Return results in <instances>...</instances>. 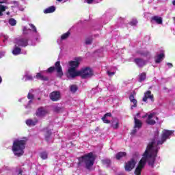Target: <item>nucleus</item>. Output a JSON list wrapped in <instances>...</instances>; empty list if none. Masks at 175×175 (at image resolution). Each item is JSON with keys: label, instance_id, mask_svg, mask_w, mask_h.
<instances>
[{"label": "nucleus", "instance_id": "nucleus-4", "mask_svg": "<svg viewBox=\"0 0 175 175\" xmlns=\"http://www.w3.org/2000/svg\"><path fill=\"white\" fill-rule=\"evenodd\" d=\"M95 156L94 153L90 152L87 154H85L83 157H80L79 159V163H81L83 162L85 165V167L89 170L94 166V163L95 162Z\"/></svg>", "mask_w": 175, "mask_h": 175}, {"label": "nucleus", "instance_id": "nucleus-30", "mask_svg": "<svg viewBox=\"0 0 175 175\" xmlns=\"http://www.w3.org/2000/svg\"><path fill=\"white\" fill-rule=\"evenodd\" d=\"M112 127L113 129H117V128H118V119H113V121L112 122Z\"/></svg>", "mask_w": 175, "mask_h": 175}, {"label": "nucleus", "instance_id": "nucleus-5", "mask_svg": "<svg viewBox=\"0 0 175 175\" xmlns=\"http://www.w3.org/2000/svg\"><path fill=\"white\" fill-rule=\"evenodd\" d=\"M54 70H56L57 76L59 77H62V76H64V72H62V67H61V64L59 62H57L55 64V67H50L49 68H48L46 72H49V73H51V72H54Z\"/></svg>", "mask_w": 175, "mask_h": 175}, {"label": "nucleus", "instance_id": "nucleus-52", "mask_svg": "<svg viewBox=\"0 0 175 175\" xmlns=\"http://www.w3.org/2000/svg\"><path fill=\"white\" fill-rule=\"evenodd\" d=\"M68 1H69V0H64V2H68Z\"/></svg>", "mask_w": 175, "mask_h": 175}, {"label": "nucleus", "instance_id": "nucleus-43", "mask_svg": "<svg viewBox=\"0 0 175 175\" xmlns=\"http://www.w3.org/2000/svg\"><path fill=\"white\" fill-rule=\"evenodd\" d=\"M5 51H0V58H2V57H5Z\"/></svg>", "mask_w": 175, "mask_h": 175}, {"label": "nucleus", "instance_id": "nucleus-37", "mask_svg": "<svg viewBox=\"0 0 175 175\" xmlns=\"http://www.w3.org/2000/svg\"><path fill=\"white\" fill-rule=\"evenodd\" d=\"M103 165H105V166L108 167L110 165V163H111V161H110V159H104L103 160Z\"/></svg>", "mask_w": 175, "mask_h": 175}, {"label": "nucleus", "instance_id": "nucleus-27", "mask_svg": "<svg viewBox=\"0 0 175 175\" xmlns=\"http://www.w3.org/2000/svg\"><path fill=\"white\" fill-rule=\"evenodd\" d=\"M139 55H143L144 57H150V53L146 50L139 51L137 52Z\"/></svg>", "mask_w": 175, "mask_h": 175}, {"label": "nucleus", "instance_id": "nucleus-7", "mask_svg": "<svg viewBox=\"0 0 175 175\" xmlns=\"http://www.w3.org/2000/svg\"><path fill=\"white\" fill-rule=\"evenodd\" d=\"M137 118H140V113H137L136 116L134 117L135 126H134V129L131 131V135H135L136 132H137V131H139V129L142 128V121H140Z\"/></svg>", "mask_w": 175, "mask_h": 175}, {"label": "nucleus", "instance_id": "nucleus-53", "mask_svg": "<svg viewBox=\"0 0 175 175\" xmlns=\"http://www.w3.org/2000/svg\"><path fill=\"white\" fill-rule=\"evenodd\" d=\"M19 102H21V99H19Z\"/></svg>", "mask_w": 175, "mask_h": 175}, {"label": "nucleus", "instance_id": "nucleus-28", "mask_svg": "<svg viewBox=\"0 0 175 175\" xmlns=\"http://www.w3.org/2000/svg\"><path fill=\"white\" fill-rule=\"evenodd\" d=\"M126 153L125 152H118V154H116V158L118 160L121 159V158L126 157Z\"/></svg>", "mask_w": 175, "mask_h": 175}, {"label": "nucleus", "instance_id": "nucleus-44", "mask_svg": "<svg viewBox=\"0 0 175 175\" xmlns=\"http://www.w3.org/2000/svg\"><path fill=\"white\" fill-rule=\"evenodd\" d=\"M85 2H86V3L91 4L94 2V0H85Z\"/></svg>", "mask_w": 175, "mask_h": 175}, {"label": "nucleus", "instance_id": "nucleus-25", "mask_svg": "<svg viewBox=\"0 0 175 175\" xmlns=\"http://www.w3.org/2000/svg\"><path fill=\"white\" fill-rule=\"evenodd\" d=\"M8 9V6L0 4V17H2V16H3V12H5Z\"/></svg>", "mask_w": 175, "mask_h": 175}, {"label": "nucleus", "instance_id": "nucleus-34", "mask_svg": "<svg viewBox=\"0 0 175 175\" xmlns=\"http://www.w3.org/2000/svg\"><path fill=\"white\" fill-rule=\"evenodd\" d=\"M107 75L109 77L114 76V75H116V68H113L111 70H108L107 71Z\"/></svg>", "mask_w": 175, "mask_h": 175}, {"label": "nucleus", "instance_id": "nucleus-41", "mask_svg": "<svg viewBox=\"0 0 175 175\" xmlns=\"http://www.w3.org/2000/svg\"><path fill=\"white\" fill-rule=\"evenodd\" d=\"M137 24V19H133L130 25H136Z\"/></svg>", "mask_w": 175, "mask_h": 175}, {"label": "nucleus", "instance_id": "nucleus-10", "mask_svg": "<svg viewBox=\"0 0 175 175\" xmlns=\"http://www.w3.org/2000/svg\"><path fill=\"white\" fill-rule=\"evenodd\" d=\"M33 90H30L27 95V98L29 99L27 103L25 104V109H31V105H32V99H33V94H32Z\"/></svg>", "mask_w": 175, "mask_h": 175}, {"label": "nucleus", "instance_id": "nucleus-3", "mask_svg": "<svg viewBox=\"0 0 175 175\" xmlns=\"http://www.w3.org/2000/svg\"><path fill=\"white\" fill-rule=\"evenodd\" d=\"M27 144V139H17L13 142L12 152L15 157H23L24 155V150H25V145Z\"/></svg>", "mask_w": 175, "mask_h": 175}, {"label": "nucleus", "instance_id": "nucleus-18", "mask_svg": "<svg viewBox=\"0 0 175 175\" xmlns=\"http://www.w3.org/2000/svg\"><path fill=\"white\" fill-rule=\"evenodd\" d=\"M164 58H165V53H161L157 55L155 57V63L160 64V62H162V61H163Z\"/></svg>", "mask_w": 175, "mask_h": 175}, {"label": "nucleus", "instance_id": "nucleus-22", "mask_svg": "<svg viewBox=\"0 0 175 175\" xmlns=\"http://www.w3.org/2000/svg\"><path fill=\"white\" fill-rule=\"evenodd\" d=\"M17 46H18L17 44H15V46L12 50L13 55H18L21 54V49L18 48Z\"/></svg>", "mask_w": 175, "mask_h": 175}, {"label": "nucleus", "instance_id": "nucleus-46", "mask_svg": "<svg viewBox=\"0 0 175 175\" xmlns=\"http://www.w3.org/2000/svg\"><path fill=\"white\" fill-rule=\"evenodd\" d=\"M7 0H0V3H5Z\"/></svg>", "mask_w": 175, "mask_h": 175}, {"label": "nucleus", "instance_id": "nucleus-51", "mask_svg": "<svg viewBox=\"0 0 175 175\" xmlns=\"http://www.w3.org/2000/svg\"><path fill=\"white\" fill-rule=\"evenodd\" d=\"M58 2H62V0H57Z\"/></svg>", "mask_w": 175, "mask_h": 175}, {"label": "nucleus", "instance_id": "nucleus-21", "mask_svg": "<svg viewBox=\"0 0 175 175\" xmlns=\"http://www.w3.org/2000/svg\"><path fill=\"white\" fill-rule=\"evenodd\" d=\"M23 81L33 80V77L29 72H27L23 77Z\"/></svg>", "mask_w": 175, "mask_h": 175}, {"label": "nucleus", "instance_id": "nucleus-9", "mask_svg": "<svg viewBox=\"0 0 175 175\" xmlns=\"http://www.w3.org/2000/svg\"><path fill=\"white\" fill-rule=\"evenodd\" d=\"M158 121V117H157V112H151L149 115H148V118L146 119V123L148 125H154V124Z\"/></svg>", "mask_w": 175, "mask_h": 175}, {"label": "nucleus", "instance_id": "nucleus-31", "mask_svg": "<svg viewBox=\"0 0 175 175\" xmlns=\"http://www.w3.org/2000/svg\"><path fill=\"white\" fill-rule=\"evenodd\" d=\"M8 23L10 25H11L12 27H14V25L17 24V21H16V19L14 18H10Z\"/></svg>", "mask_w": 175, "mask_h": 175}, {"label": "nucleus", "instance_id": "nucleus-39", "mask_svg": "<svg viewBox=\"0 0 175 175\" xmlns=\"http://www.w3.org/2000/svg\"><path fill=\"white\" fill-rule=\"evenodd\" d=\"M70 90L71 92H76V91H77V86H76V85H72Z\"/></svg>", "mask_w": 175, "mask_h": 175}, {"label": "nucleus", "instance_id": "nucleus-36", "mask_svg": "<svg viewBox=\"0 0 175 175\" xmlns=\"http://www.w3.org/2000/svg\"><path fill=\"white\" fill-rule=\"evenodd\" d=\"M107 16H109V14L111 16H114V14H116V11H114V10L109 9L107 11Z\"/></svg>", "mask_w": 175, "mask_h": 175}, {"label": "nucleus", "instance_id": "nucleus-13", "mask_svg": "<svg viewBox=\"0 0 175 175\" xmlns=\"http://www.w3.org/2000/svg\"><path fill=\"white\" fill-rule=\"evenodd\" d=\"M147 99H149L151 102L154 101V95L151 94L150 91H147L144 93L142 100L143 102H147Z\"/></svg>", "mask_w": 175, "mask_h": 175}, {"label": "nucleus", "instance_id": "nucleus-45", "mask_svg": "<svg viewBox=\"0 0 175 175\" xmlns=\"http://www.w3.org/2000/svg\"><path fill=\"white\" fill-rule=\"evenodd\" d=\"M167 66H169V68L173 67V64H172V63H167Z\"/></svg>", "mask_w": 175, "mask_h": 175}, {"label": "nucleus", "instance_id": "nucleus-20", "mask_svg": "<svg viewBox=\"0 0 175 175\" xmlns=\"http://www.w3.org/2000/svg\"><path fill=\"white\" fill-rule=\"evenodd\" d=\"M107 117H111V113H107L102 118L101 120L105 124H110V120L107 119Z\"/></svg>", "mask_w": 175, "mask_h": 175}, {"label": "nucleus", "instance_id": "nucleus-38", "mask_svg": "<svg viewBox=\"0 0 175 175\" xmlns=\"http://www.w3.org/2000/svg\"><path fill=\"white\" fill-rule=\"evenodd\" d=\"M48 154L46 152H42L40 153V157L42 159H47Z\"/></svg>", "mask_w": 175, "mask_h": 175}, {"label": "nucleus", "instance_id": "nucleus-12", "mask_svg": "<svg viewBox=\"0 0 175 175\" xmlns=\"http://www.w3.org/2000/svg\"><path fill=\"white\" fill-rule=\"evenodd\" d=\"M50 99L53 102H57L61 99V93L59 92H53L50 94Z\"/></svg>", "mask_w": 175, "mask_h": 175}, {"label": "nucleus", "instance_id": "nucleus-48", "mask_svg": "<svg viewBox=\"0 0 175 175\" xmlns=\"http://www.w3.org/2000/svg\"><path fill=\"white\" fill-rule=\"evenodd\" d=\"M2 83V78L0 77V84Z\"/></svg>", "mask_w": 175, "mask_h": 175}, {"label": "nucleus", "instance_id": "nucleus-50", "mask_svg": "<svg viewBox=\"0 0 175 175\" xmlns=\"http://www.w3.org/2000/svg\"><path fill=\"white\" fill-rule=\"evenodd\" d=\"M7 14L9 16L10 14V12H7Z\"/></svg>", "mask_w": 175, "mask_h": 175}, {"label": "nucleus", "instance_id": "nucleus-6", "mask_svg": "<svg viewBox=\"0 0 175 175\" xmlns=\"http://www.w3.org/2000/svg\"><path fill=\"white\" fill-rule=\"evenodd\" d=\"M29 25L31 28L32 32L36 33V36L33 38V41L29 44L31 46H35L38 42H40V35H39V33H38V29H36V27L33 25V24L30 23Z\"/></svg>", "mask_w": 175, "mask_h": 175}, {"label": "nucleus", "instance_id": "nucleus-11", "mask_svg": "<svg viewBox=\"0 0 175 175\" xmlns=\"http://www.w3.org/2000/svg\"><path fill=\"white\" fill-rule=\"evenodd\" d=\"M135 165H136V161L133 159L131 160L125 164V170L126 172H131V170L135 167Z\"/></svg>", "mask_w": 175, "mask_h": 175}, {"label": "nucleus", "instance_id": "nucleus-14", "mask_svg": "<svg viewBox=\"0 0 175 175\" xmlns=\"http://www.w3.org/2000/svg\"><path fill=\"white\" fill-rule=\"evenodd\" d=\"M47 114V109L44 107L38 108L36 111L37 117H44Z\"/></svg>", "mask_w": 175, "mask_h": 175}, {"label": "nucleus", "instance_id": "nucleus-29", "mask_svg": "<svg viewBox=\"0 0 175 175\" xmlns=\"http://www.w3.org/2000/svg\"><path fill=\"white\" fill-rule=\"evenodd\" d=\"M146 74L145 72H142L139 75V81L142 83V81H144L146 80Z\"/></svg>", "mask_w": 175, "mask_h": 175}, {"label": "nucleus", "instance_id": "nucleus-26", "mask_svg": "<svg viewBox=\"0 0 175 175\" xmlns=\"http://www.w3.org/2000/svg\"><path fill=\"white\" fill-rule=\"evenodd\" d=\"M152 20L153 21H155V23H157V24H162V18L160 16H153L152 18Z\"/></svg>", "mask_w": 175, "mask_h": 175}, {"label": "nucleus", "instance_id": "nucleus-15", "mask_svg": "<svg viewBox=\"0 0 175 175\" xmlns=\"http://www.w3.org/2000/svg\"><path fill=\"white\" fill-rule=\"evenodd\" d=\"M134 62L139 66V68H142V66H144L147 64V61L143 60L140 58L135 59Z\"/></svg>", "mask_w": 175, "mask_h": 175}, {"label": "nucleus", "instance_id": "nucleus-16", "mask_svg": "<svg viewBox=\"0 0 175 175\" xmlns=\"http://www.w3.org/2000/svg\"><path fill=\"white\" fill-rule=\"evenodd\" d=\"M70 35V31H67L66 33L62 35L61 38L57 39V40L58 44H62V40H65L66 39H68V38H69Z\"/></svg>", "mask_w": 175, "mask_h": 175}, {"label": "nucleus", "instance_id": "nucleus-42", "mask_svg": "<svg viewBox=\"0 0 175 175\" xmlns=\"http://www.w3.org/2000/svg\"><path fill=\"white\" fill-rule=\"evenodd\" d=\"M16 173H17V175H22L23 174V170L21 169H18L16 170Z\"/></svg>", "mask_w": 175, "mask_h": 175}, {"label": "nucleus", "instance_id": "nucleus-47", "mask_svg": "<svg viewBox=\"0 0 175 175\" xmlns=\"http://www.w3.org/2000/svg\"><path fill=\"white\" fill-rule=\"evenodd\" d=\"M172 4L174 5V6H175V0L172 1Z\"/></svg>", "mask_w": 175, "mask_h": 175}, {"label": "nucleus", "instance_id": "nucleus-24", "mask_svg": "<svg viewBox=\"0 0 175 175\" xmlns=\"http://www.w3.org/2000/svg\"><path fill=\"white\" fill-rule=\"evenodd\" d=\"M55 10V7L51 6V7H49L48 8L45 9L44 10V13L45 14H48L49 13H54Z\"/></svg>", "mask_w": 175, "mask_h": 175}, {"label": "nucleus", "instance_id": "nucleus-35", "mask_svg": "<svg viewBox=\"0 0 175 175\" xmlns=\"http://www.w3.org/2000/svg\"><path fill=\"white\" fill-rule=\"evenodd\" d=\"M45 131L46 132V134L45 135L46 139L49 140V137L51 135V130H49V129H46Z\"/></svg>", "mask_w": 175, "mask_h": 175}, {"label": "nucleus", "instance_id": "nucleus-49", "mask_svg": "<svg viewBox=\"0 0 175 175\" xmlns=\"http://www.w3.org/2000/svg\"><path fill=\"white\" fill-rule=\"evenodd\" d=\"M146 117H147V114H146L145 116H142V118H144Z\"/></svg>", "mask_w": 175, "mask_h": 175}, {"label": "nucleus", "instance_id": "nucleus-40", "mask_svg": "<svg viewBox=\"0 0 175 175\" xmlns=\"http://www.w3.org/2000/svg\"><path fill=\"white\" fill-rule=\"evenodd\" d=\"M92 43V38H87L85 40V44H91Z\"/></svg>", "mask_w": 175, "mask_h": 175}, {"label": "nucleus", "instance_id": "nucleus-1", "mask_svg": "<svg viewBox=\"0 0 175 175\" xmlns=\"http://www.w3.org/2000/svg\"><path fill=\"white\" fill-rule=\"evenodd\" d=\"M172 135H173V131L164 130L163 131L161 138L159 139V131H157L155 132L154 139L148 144L142 159L140 160L138 166L135 169V175L141 174L142 170L147 162L149 166L154 167V162H155V158H157V154L159 150L158 146L163 144L167 139H170Z\"/></svg>", "mask_w": 175, "mask_h": 175}, {"label": "nucleus", "instance_id": "nucleus-23", "mask_svg": "<svg viewBox=\"0 0 175 175\" xmlns=\"http://www.w3.org/2000/svg\"><path fill=\"white\" fill-rule=\"evenodd\" d=\"M36 79H37L38 80H44L45 81L49 80L47 77L43 76V74L42 72L37 73V75H36Z\"/></svg>", "mask_w": 175, "mask_h": 175}, {"label": "nucleus", "instance_id": "nucleus-19", "mask_svg": "<svg viewBox=\"0 0 175 175\" xmlns=\"http://www.w3.org/2000/svg\"><path fill=\"white\" fill-rule=\"evenodd\" d=\"M129 99L131 103V109H133V107H136L137 106V100H135L133 94L130 95Z\"/></svg>", "mask_w": 175, "mask_h": 175}, {"label": "nucleus", "instance_id": "nucleus-54", "mask_svg": "<svg viewBox=\"0 0 175 175\" xmlns=\"http://www.w3.org/2000/svg\"><path fill=\"white\" fill-rule=\"evenodd\" d=\"M174 21H175V17L174 18Z\"/></svg>", "mask_w": 175, "mask_h": 175}, {"label": "nucleus", "instance_id": "nucleus-8", "mask_svg": "<svg viewBox=\"0 0 175 175\" xmlns=\"http://www.w3.org/2000/svg\"><path fill=\"white\" fill-rule=\"evenodd\" d=\"M15 44L21 47H27L28 46V38L25 36L21 37L20 38H16L14 40Z\"/></svg>", "mask_w": 175, "mask_h": 175}, {"label": "nucleus", "instance_id": "nucleus-2", "mask_svg": "<svg viewBox=\"0 0 175 175\" xmlns=\"http://www.w3.org/2000/svg\"><path fill=\"white\" fill-rule=\"evenodd\" d=\"M80 61H81V58L77 57L75 61L68 62L69 67L66 73L68 79H75V77H77V76H81L82 79H87L92 76V70L89 68L81 70H77V68H79V65H80Z\"/></svg>", "mask_w": 175, "mask_h": 175}, {"label": "nucleus", "instance_id": "nucleus-32", "mask_svg": "<svg viewBox=\"0 0 175 175\" xmlns=\"http://www.w3.org/2000/svg\"><path fill=\"white\" fill-rule=\"evenodd\" d=\"M30 32H31L30 29H27V27H25V26L23 27V35H28V33H29Z\"/></svg>", "mask_w": 175, "mask_h": 175}, {"label": "nucleus", "instance_id": "nucleus-17", "mask_svg": "<svg viewBox=\"0 0 175 175\" xmlns=\"http://www.w3.org/2000/svg\"><path fill=\"white\" fill-rule=\"evenodd\" d=\"M38 124V120L36 118L34 119H28L26 120V124L27 126H35Z\"/></svg>", "mask_w": 175, "mask_h": 175}, {"label": "nucleus", "instance_id": "nucleus-33", "mask_svg": "<svg viewBox=\"0 0 175 175\" xmlns=\"http://www.w3.org/2000/svg\"><path fill=\"white\" fill-rule=\"evenodd\" d=\"M1 39L2 40L3 43H6V42H8V39H9V37L5 34H1Z\"/></svg>", "mask_w": 175, "mask_h": 175}]
</instances>
